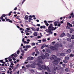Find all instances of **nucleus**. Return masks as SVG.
Here are the masks:
<instances>
[{"label": "nucleus", "instance_id": "1", "mask_svg": "<svg viewBox=\"0 0 74 74\" xmlns=\"http://www.w3.org/2000/svg\"><path fill=\"white\" fill-rule=\"evenodd\" d=\"M53 26V25L52 24H50V25L48 28V29H46L45 30V32H46L47 33H48L49 34H52V31L56 29V27H55L54 28V27Z\"/></svg>", "mask_w": 74, "mask_h": 74}, {"label": "nucleus", "instance_id": "2", "mask_svg": "<svg viewBox=\"0 0 74 74\" xmlns=\"http://www.w3.org/2000/svg\"><path fill=\"white\" fill-rule=\"evenodd\" d=\"M52 57L50 58V59L51 60H54L53 61V63L54 64L53 65L54 68L53 69V70L55 71L56 70V56L54 55L52 56Z\"/></svg>", "mask_w": 74, "mask_h": 74}, {"label": "nucleus", "instance_id": "3", "mask_svg": "<svg viewBox=\"0 0 74 74\" xmlns=\"http://www.w3.org/2000/svg\"><path fill=\"white\" fill-rule=\"evenodd\" d=\"M37 65L38 66V69L39 70H42L43 69L44 70H46V66L45 65H43L42 66L40 64H38Z\"/></svg>", "mask_w": 74, "mask_h": 74}, {"label": "nucleus", "instance_id": "4", "mask_svg": "<svg viewBox=\"0 0 74 74\" xmlns=\"http://www.w3.org/2000/svg\"><path fill=\"white\" fill-rule=\"evenodd\" d=\"M8 16V14H3L2 15V16L0 18V19L1 20H2V21L3 22H4L5 21V19H3V17H5V16Z\"/></svg>", "mask_w": 74, "mask_h": 74}, {"label": "nucleus", "instance_id": "5", "mask_svg": "<svg viewBox=\"0 0 74 74\" xmlns=\"http://www.w3.org/2000/svg\"><path fill=\"white\" fill-rule=\"evenodd\" d=\"M50 48L53 51H54V50H55V49H56V45H54V47L52 46H51L50 47Z\"/></svg>", "mask_w": 74, "mask_h": 74}, {"label": "nucleus", "instance_id": "6", "mask_svg": "<svg viewBox=\"0 0 74 74\" xmlns=\"http://www.w3.org/2000/svg\"><path fill=\"white\" fill-rule=\"evenodd\" d=\"M40 57L41 59H43V60L45 59V58H46V56H45L44 55H42L40 56Z\"/></svg>", "mask_w": 74, "mask_h": 74}, {"label": "nucleus", "instance_id": "7", "mask_svg": "<svg viewBox=\"0 0 74 74\" xmlns=\"http://www.w3.org/2000/svg\"><path fill=\"white\" fill-rule=\"evenodd\" d=\"M60 61V58H57L56 59V64H58L59 62Z\"/></svg>", "mask_w": 74, "mask_h": 74}, {"label": "nucleus", "instance_id": "8", "mask_svg": "<svg viewBox=\"0 0 74 74\" xmlns=\"http://www.w3.org/2000/svg\"><path fill=\"white\" fill-rule=\"evenodd\" d=\"M56 45V48L58 47H62V45L61 44H57Z\"/></svg>", "mask_w": 74, "mask_h": 74}, {"label": "nucleus", "instance_id": "9", "mask_svg": "<svg viewBox=\"0 0 74 74\" xmlns=\"http://www.w3.org/2000/svg\"><path fill=\"white\" fill-rule=\"evenodd\" d=\"M44 22L45 23L46 25L47 26H49V24L48 23V22L47 21H44Z\"/></svg>", "mask_w": 74, "mask_h": 74}, {"label": "nucleus", "instance_id": "10", "mask_svg": "<svg viewBox=\"0 0 74 74\" xmlns=\"http://www.w3.org/2000/svg\"><path fill=\"white\" fill-rule=\"evenodd\" d=\"M64 35H65V34L63 32L61 34L60 36V37H64Z\"/></svg>", "mask_w": 74, "mask_h": 74}, {"label": "nucleus", "instance_id": "11", "mask_svg": "<svg viewBox=\"0 0 74 74\" xmlns=\"http://www.w3.org/2000/svg\"><path fill=\"white\" fill-rule=\"evenodd\" d=\"M56 66H57V67H56V69L59 70V69H60V66L58 65H56Z\"/></svg>", "mask_w": 74, "mask_h": 74}, {"label": "nucleus", "instance_id": "12", "mask_svg": "<svg viewBox=\"0 0 74 74\" xmlns=\"http://www.w3.org/2000/svg\"><path fill=\"white\" fill-rule=\"evenodd\" d=\"M60 56H65V53H60Z\"/></svg>", "mask_w": 74, "mask_h": 74}, {"label": "nucleus", "instance_id": "13", "mask_svg": "<svg viewBox=\"0 0 74 74\" xmlns=\"http://www.w3.org/2000/svg\"><path fill=\"white\" fill-rule=\"evenodd\" d=\"M28 18L29 16L26 15L25 16V19H25V20H28Z\"/></svg>", "mask_w": 74, "mask_h": 74}, {"label": "nucleus", "instance_id": "14", "mask_svg": "<svg viewBox=\"0 0 74 74\" xmlns=\"http://www.w3.org/2000/svg\"><path fill=\"white\" fill-rule=\"evenodd\" d=\"M71 52V49H68L66 51V52H67L68 53H70Z\"/></svg>", "mask_w": 74, "mask_h": 74}, {"label": "nucleus", "instance_id": "15", "mask_svg": "<svg viewBox=\"0 0 74 74\" xmlns=\"http://www.w3.org/2000/svg\"><path fill=\"white\" fill-rule=\"evenodd\" d=\"M31 67L32 68H35L36 66H35V65L34 64H32L31 65Z\"/></svg>", "mask_w": 74, "mask_h": 74}, {"label": "nucleus", "instance_id": "16", "mask_svg": "<svg viewBox=\"0 0 74 74\" xmlns=\"http://www.w3.org/2000/svg\"><path fill=\"white\" fill-rule=\"evenodd\" d=\"M44 47H45V46H44V44H43L41 46V49H43L44 48Z\"/></svg>", "mask_w": 74, "mask_h": 74}, {"label": "nucleus", "instance_id": "17", "mask_svg": "<svg viewBox=\"0 0 74 74\" xmlns=\"http://www.w3.org/2000/svg\"><path fill=\"white\" fill-rule=\"evenodd\" d=\"M33 34L34 36H37V34L36 32H34Z\"/></svg>", "mask_w": 74, "mask_h": 74}, {"label": "nucleus", "instance_id": "18", "mask_svg": "<svg viewBox=\"0 0 74 74\" xmlns=\"http://www.w3.org/2000/svg\"><path fill=\"white\" fill-rule=\"evenodd\" d=\"M26 67L27 68H29V67H31V65H30V64H28L26 66Z\"/></svg>", "mask_w": 74, "mask_h": 74}, {"label": "nucleus", "instance_id": "19", "mask_svg": "<svg viewBox=\"0 0 74 74\" xmlns=\"http://www.w3.org/2000/svg\"><path fill=\"white\" fill-rule=\"evenodd\" d=\"M73 14H74V13L72 12L71 14V16H70L68 18L69 19H70V18H71V16H72V15H73Z\"/></svg>", "mask_w": 74, "mask_h": 74}, {"label": "nucleus", "instance_id": "20", "mask_svg": "<svg viewBox=\"0 0 74 74\" xmlns=\"http://www.w3.org/2000/svg\"><path fill=\"white\" fill-rule=\"evenodd\" d=\"M67 41H71V38H69L67 39Z\"/></svg>", "mask_w": 74, "mask_h": 74}, {"label": "nucleus", "instance_id": "21", "mask_svg": "<svg viewBox=\"0 0 74 74\" xmlns=\"http://www.w3.org/2000/svg\"><path fill=\"white\" fill-rule=\"evenodd\" d=\"M31 29H32L33 31H36V29L34 27H32L31 28Z\"/></svg>", "mask_w": 74, "mask_h": 74}, {"label": "nucleus", "instance_id": "22", "mask_svg": "<svg viewBox=\"0 0 74 74\" xmlns=\"http://www.w3.org/2000/svg\"><path fill=\"white\" fill-rule=\"evenodd\" d=\"M5 22H7V21H9V20H10V19L8 18L7 19V17H5Z\"/></svg>", "mask_w": 74, "mask_h": 74}, {"label": "nucleus", "instance_id": "23", "mask_svg": "<svg viewBox=\"0 0 74 74\" xmlns=\"http://www.w3.org/2000/svg\"><path fill=\"white\" fill-rule=\"evenodd\" d=\"M65 60H69V59H70V58L69 57H66L65 58Z\"/></svg>", "mask_w": 74, "mask_h": 74}, {"label": "nucleus", "instance_id": "24", "mask_svg": "<svg viewBox=\"0 0 74 74\" xmlns=\"http://www.w3.org/2000/svg\"><path fill=\"white\" fill-rule=\"evenodd\" d=\"M45 56H49V54L46 53H45Z\"/></svg>", "mask_w": 74, "mask_h": 74}, {"label": "nucleus", "instance_id": "25", "mask_svg": "<svg viewBox=\"0 0 74 74\" xmlns=\"http://www.w3.org/2000/svg\"><path fill=\"white\" fill-rule=\"evenodd\" d=\"M73 32V29H70V33H72V32Z\"/></svg>", "mask_w": 74, "mask_h": 74}, {"label": "nucleus", "instance_id": "26", "mask_svg": "<svg viewBox=\"0 0 74 74\" xmlns=\"http://www.w3.org/2000/svg\"><path fill=\"white\" fill-rule=\"evenodd\" d=\"M14 54H15V53L13 54L12 55H11L10 56V58H12L14 56Z\"/></svg>", "mask_w": 74, "mask_h": 74}, {"label": "nucleus", "instance_id": "27", "mask_svg": "<svg viewBox=\"0 0 74 74\" xmlns=\"http://www.w3.org/2000/svg\"><path fill=\"white\" fill-rule=\"evenodd\" d=\"M26 47L27 48H29L30 47V45H26Z\"/></svg>", "mask_w": 74, "mask_h": 74}, {"label": "nucleus", "instance_id": "28", "mask_svg": "<svg viewBox=\"0 0 74 74\" xmlns=\"http://www.w3.org/2000/svg\"><path fill=\"white\" fill-rule=\"evenodd\" d=\"M12 12V11H10V12L8 14V15L9 16H10L11 15V13Z\"/></svg>", "mask_w": 74, "mask_h": 74}, {"label": "nucleus", "instance_id": "29", "mask_svg": "<svg viewBox=\"0 0 74 74\" xmlns=\"http://www.w3.org/2000/svg\"><path fill=\"white\" fill-rule=\"evenodd\" d=\"M65 70L67 72H69L70 71L68 69L66 68L65 69Z\"/></svg>", "mask_w": 74, "mask_h": 74}, {"label": "nucleus", "instance_id": "30", "mask_svg": "<svg viewBox=\"0 0 74 74\" xmlns=\"http://www.w3.org/2000/svg\"><path fill=\"white\" fill-rule=\"evenodd\" d=\"M67 24L68 25H69L70 27H73V25H72V24H70V23H68Z\"/></svg>", "mask_w": 74, "mask_h": 74}, {"label": "nucleus", "instance_id": "31", "mask_svg": "<svg viewBox=\"0 0 74 74\" xmlns=\"http://www.w3.org/2000/svg\"><path fill=\"white\" fill-rule=\"evenodd\" d=\"M63 62L65 63H67L68 62V61L66 60H64Z\"/></svg>", "mask_w": 74, "mask_h": 74}, {"label": "nucleus", "instance_id": "32", "mask_svg": "<svg viewBox=\"0 0 74 74\" xmlns=\"http://www.w3.org/2000/svg\"><path fill=\"white\" fill-rule=\"evenodd\" d=\"M14 58H17V57L18 56V55L16 54H14Z\"/></svg>", "mask_w": 74, "mask_h": 74}, {"label": "nucleus", "instance_id": "33", "mask_svg": "<svg viewBox=\"0 0 74 74\" xmlns=\"http://www.w3.org/2000/svg\"><path fill=\"white\" fill-rule=\"evenodd\" d=\"M46 69L47 71H49V68L48 66H47L46 67Z\"/></svg>", "mask_w": 74, "mask_h": 74}, {"label": "nucleus", "instance_id": "34", "mask_svg": "<svg viewBox=\"0 0 74 74\" xmlns=\"http://www.w3.org/2000/svg\"><path fill=\"white\" fill-rule=\"evenodd\" d=\"M16 69H17V68H16V67H14L13 69V71L14 72V71H16Z\"/></svg>", "mask_w": 74, "mask_h": 74}, {"label": "nucleus", "instance_id": "35", "mask_svg": "<svg viewBox=\"0 0 74 74\" xmlns=\"http://www.w3.org/2000/svg\"><path fill=\"white\" fill-rule=\"evenodd\" d=\"M67 36L68 37H71V35H70V34H69V33H67Z\"/></svg>", "mask_w": 74, "mask_h": 74}, {"label": "nucleus", "instance_id": "36", "mask_svg": "<svg viewBox=\"0 0 74 74\" xmlns=\"http://www.w3.org/2000/svg\"><path fill=\"white\" fill-rule=\"evenodd\" d=\"M68 24L67 25V26L66 27V28L67 29H70V27H69L68 26Z\"/></svg>", "mask_w": 74, "mask_h": 74}, {"label": "nucleus", "instance_id": "37", "mask_svg": "<svg viewBox=\"0 0 74 74\" xmlns=\"http://www.w3.org/2000/svg\"><path fill=\"white\" fill-rule=\"evenodd\" d=\"M71 38V39H72V40H73V39H74V35H73L72 36Z\"/></svg>", "mask_w": 74, "mask_h": 74}, {"label": "nucleus", "instance_id": "38", "mask_svg": "<svg viewBox=\"0 0 74 74\" xmlns=\"http://www.w3.org/2000/svg\"><path fill=\"white\" fill-rule=\"evenodd\" d=\"M35 51L36 52V53H39V52H38V50H37V49H36L35 50Z\"/></svg>", "mask_w": 74, "mask_h": 74}, {"label": "nucleus", "instance_id": "39", "mask_svg": "<svg viewBox=\"0 0 74 74\" xmlns=\"http://www.w3.org/2000/svg\"><path fill=\"white\" fill-rule=\"evenodd\" d=\"M8 60H9V62H12V59L11 58H9L8 59Z\"/></svg>", "mask_w": 74, "mask_h": 74}, {"label": "nucleus", "instance_id": "40", "mask_svg": "<svg viewBox=\"0 0 74 74\" xmlns=\"http://www.w3.org/2000/svg\"><path fill=\"white\" fill-rule=\"evenodd\" d=\"M19 29L20 30H23V31H24V29H23L22 28H20Z\"/></svg>", "mask_w": 74, "mask_h": 74}, {"label": "nucleus", "instance_id": "41", "mask_svg": "<svg viewBox=\"0 0 74 74\" xmlns=\"http://www.w3.org/2000/svg\"><path fill=\"white\" fill-rule=\"evenodd\" d=\"M32 46H33L34 45H36V44H35V43L33 42L32 43Z\"/></svg>", "mask_w": 74, "mask_h": 74}, {"label": "nucleus", "instance_id": "42", "mask_svg": "<svg viewBox=\"0 0 74 74\" xmlns=\"http://www.w3.org/2000/svg\"><path fill=\"white\" fill-rule=\"evenodd\" d=\"M60 25H61V24H60V23H58V25L57 26L58 27H60Z\"/></svg>", "mask_w": 74, "mask_h": 74}, {"label": "nucleus", "instance_id": "43", "mask_svg": "<svg viewBox=\"0 0 74 74\" xmlns=\"http://www.w3.org/2000/svg\"><path fill=\"white\" fill-rule=\"evenodd\" d=\"M19 65V64H18L16 66L15 68L17 69L18 67V66Z\"/></svg>", "mask_w": 74, "mask_h": 74}, {"label": "nucleus", "instance_id": "44", "mask_svg": "<svg viewBox=\"0 0 74 74\" xmlns=\"http://www.w3.org/2000/svg\"><path fill=\"white\" fill-rule=\"evenodd\" d=\"M35 52H33L32 54V55H33V56H34V55L35 54Z\"/></svg>", "mask_w": 74, "mask_h": 74}, {"label": "nucleus", "instance_id": "45", "mask_svg": "<svg viewBox=\"0 0 74 74\" xmlns=\"http://www.w3.org/2000/svg\"><path fill=\"white\" fill-rule=\"evenodd\" d=\"M25 33H29V31L25 30Z\"/></svg>", "mask_w": 74, "mask_h": 74}, {"label": "nucleus", "instance_id": "46", "mask_svg": "<svg viewBox=\"0 0 74 74\" xmlns=\"http://www.w3.org/2000/svg\"><path fill=\"white\" fill-rule=\"evenodd\" d=\"M44 44V45L45 46V47H47L48 46V45H45V44Z\"/></svg>", "mask_w": 74, "mask_h": 74}, {"label": "nucleus", "instance_id": "47", "mask_svg": "<svg viewBox=\"0 0 74 74\" xmlns=\"http://www.w3.org/2000/svg\"><path fill=\"white\" fill-rule=\"evenodd\" d=\"M27 59L28 60H31V58L30 57H28L27 58Z\"/></svg>", "mask_w": 74, "mask_h": 74}, {"label": "nucleus", "instance_id": "48", "mask_svg": "<svg viewBox=\"0 0 74 74\" xmlns=\"http://www.w3.org/2000/svg\"><path fill=\"white\" fill-rule=\"evenodd\" d=\"M20 52V51H19V50H18L17 51V54H19V53Z\"/></svg>", "mask_w": 74, "mask_h": 74}, {"label": "nucleus", "instance_id": "49", "mask_svg": "<svg viewBox=\"0 0 74 74\" xmlns=\"http://www.w3.org/2000/svg\"><path fill=\"white\" fill-rule=\"evenodd\" d=\"M9 22H10V23H12V21L11 20H9Z\"/></svg>", "mask_w": 74, "mask_h": 74}, {"label": "nucleus", "instance_id": "50", "mask_svg": "<svg viewBox=\"0 0 74 74\" xmlns=\"http://www.w3.org/2000/svg\"><path fill=\"white\" fill-rule=\"evenodd\" d=\"M12 59L13 60H14V61H15L16 60V59L15 58H14V57H13L12 58Z\"/></svg>", "mask_w": 74, "mask_h": 74}, {"label": "nucleus", "instance_id": "51", "mask_svg": "<svg viewBox=\"0 0 74 74\" xmlns=\"http://www.w3.org/2000/svg\"><path fill=\"white\" fill-rule=\"evenodd\" d=\"M62 66L63 67H64L66 66V65H65L64 64H62Z\"/></svg>", "mask_w": 74, "mask_h": 74}, {"label": "nucleus", "instance_id": "52", "mask_svg": "<svg viewBox=\"0 0 74 74\" xmlns=\"http://www.w3.org/2000/svg\"><path fill=\"white\" fill-rule=\"evenodd\" d=\"M31 71H32V72H34V70H33V69H31L30 70Z\"/></svg>", "mask_w": 74, "mask_h": 74}, {"label": "nucleus", "instance_id": "53", "mask_svg": "<svg viewBox=\"0 0 74 74\" xmlns=\"http://www.w3.org/2000/svg\"><path fill=\"white\" fill-rule=\"evenodd\" d=\"M29 17V18H32V15H30Z\"/></svg>", "mask_w": 74, "mask_h": 74}, {"label": "nucleus", "instance_id": "54", "mask_svg": "<svg viewBox=\"0 0 74 74\" xmlns=\"http://www.w3.org/2000/svg\"><path fill=\"white\" fill-rule=\"evenodd\" d=\"M30 59H31V60H33L34 58H33V57H31L30 58Z\"/></svg>", "mask_w": 74, "mask_h": 74}, {"label": "nucleus", "instance_id": "55", "mask_svg": "<svg viewBox=\"0 0 74 74\" xmlns=\"http://www.w3.org/2000/svg\"><path fill=\"white\" fill-rule=\"evenodd\" d=\"M70 56L71 57H73V54H71L70 55Z\"/></svg>", "mask_w": 74, "mask_h": 74}, {"label": "nucleus", "instance_id": "56", "mask_svg": "<svg viewBox=\"0 0 74 74\" xmlns=\"http://www.w3.org/2000/svg\"><path fill=\"white\" fill-rule=\"evenodd\" d=\"M10 67L11 68H13L14 67V66H11V65H10Z\"/></svg>", "mask_w": 74, "mask_h": 74}, {"label": "nucleus", "instance_id": "57", "mask_svg": "<svg viewBox=\"0 0 74 74\" xmlns=\"http://www.w3.org/2000/svg\"><path fill=\"white\" fill-rule=\"evenodd\" d=\"M37 26H39V27H40V24H37Z\"/></svg>", "mask_w": 74, "mask_h": 74}, {"label": "nucleus", "instance_id": "58", "mask_svg": "<svg viewBox=\"0 0 74 74\" xmlns=\"http://www.w3.org/2000/svg\"><path fill=\"white\" fill-rule=\"evenodd\" d=\"M36 31H37V32H38V31H39V28H38L36 29Z\"/></svg>", "mask_w": 74, "mask_h": 74}, {"label": "nucleus", "instance_id": "59", "mask_svg": "<svg viewBox=\"0 0 74 74\" xmlns=\"http://www.w3.org/2000/svg\"><path fill=\"white\" fill-rule=\"evenodd\" d=\"M21 52H22L23 53H24V50H21Z\"/></svg>", "mask_w": 74, "mask_h": 74}, {"label": "nucleus", "instance_id": "60", "mask_svg": "<svg viewBox=\"0 0 74 74\" xmlns=\"http://www.w3.org/2000/svg\"><path fill=\"white\" fill-rule=\"evenodd\" d=\"M3 60H0V62H1L2 63L3 62Z\"/></svg>", "mask_w": 74, "mask_h": 74}, {"label": "nucleus", "instance_id": "61", "mask_svg": "<svg viewBox=\"0 0 74 74\" xmlns=\"http://www.w3.org/2000/svg\"><path fill=\"white\" fill-rule=\"evenodd\" d=\"M42 41L43 42H45V41H46V40H45V39H43Z\"/></svg>", "mask_w": 74, "mask_h": 74}, {"label": "nucleus", "instance_id": "62", "mask_svg": "<svg viewBox=\"0 0 74 74\" xmlns=\"http://www.w3.org/2000/svg\"><path fill=\"white\" fill-rule=\"evenodd\" d=\"M8 69L10 71H11V70H12V69H11V68H9Z\"/></svg>", "mask_w": 74, "mask_h": 74}, {"label": "nucleus", "instance_id": "63", "mask_svg": "<svg viewBox=\"0 0 74 74\" xmlns=\"http://www.w3.org/2000/svg\"><path fill=\"white\" fill-rule=\"evenodd\" d=\"M17 8H16H16H14V10H17Z\"/></svg>", "mask_w": 74, "mask_h": 74}, {"label": "nucleus", "instance_id": "64", "mask_svg": "<svg viewBox=\"0 0 74 74\" xmlns=\"http://www.w3.org/2000/svg\"><path fill=\"white\" fill-rule=\"evenodd\" d=\"M17 73V74H19V71H18Z\"/></svg>", "mask_w": 74, "mask_h": 74}]
</instances>
